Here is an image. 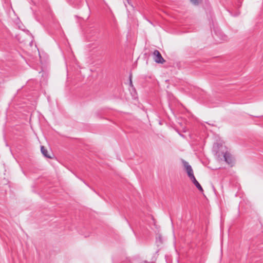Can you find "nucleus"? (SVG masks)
<instances>
[{"label":"nucleus","mask_w":263,"mask_h":263,"mask_svg":"<svg viewBox=\"0 0 263 263\" xmlns=\"http://www.w3.org/2000/svg\"><path fill=\"white\" fill-rule=\"evenodd\" d=\"M194 184L195 185V186L201 192H203V190L201 186V185L200 184V183L198 182V181L196 179L195 176H194V177H191L190 178Z\"/></svg>","instance_id":"6"},{"label":"nucleus","mask_w":263,"mask_h":263,"mask_svg":"<svg viewBox=\"0 0 263 263\" xmlns=\"http://www.w3.org/2000/svg\"><path fill=\"white\" fill-rule=\"evenodd\" d=\"M158 239L160 240V241H161V237L160 236L158 237Z\"/></svg>","instance_id":"10"},{"label":"nucleus","mask_w":263,"mask_h":263,"mask_svg":"<svg viewBox=\"0 0 263 263\" xmlns=\"http://www.w3.org/2000/svg\"><path fill=\"white\" fill-rule=\"evenodd\" d=\"M190 2L194 5H198L200 0H190Z\"/></svg>","instance_id":"9"},{"label":"nucleus","mask_w":263,"mask_h":263,"mask_svg":"<svg viewBox=\"0 0 263 263\" xmlns=\"http://www.w3.org/2000/svg\"><path fill=\"white\" fill-rule=\"evenodd\" d=\"M179 135L181 136V137H183V135L181 134H179Z\"/></svg>","instance_id":"13"},{"label":"nucleus","mask_w":263,"mask_h":263,"mask_svg":"<svg viewBox=\"0 0 263 263\" xmlns=\"http://www.w3.org/2000/svg\"><path fill=\"white\" fill-rule=\"evenodd\" d=\"M153 57L154 61L157 63L163 64L165 62V60L162 57L160 52L157 50H154L153 52Z\"/></svg>","instance_id":"2"},{"label":"nucleus","mask_w":263,"mask_h":263,"mask_svg":"<svg viewBox=\"0 0 263 263\" xmlns=\"http://www.w3.org/2000/svg\"><path fill=\"white\" fill-rule=\"evenodd\" d=\"M223 149L222 145H220L219 147V145L217 144L216 145H214L213 146V152H215V154L217 156L218 158L220 159H222L221 157H222L224 159V160L229 164H232L233 163V159L232 157L227 151L226 152L222 151Z\"/></svg>","instance_id":"1"},{"label":"nucleus","mask_w":263,"mask_h":263,"mask_svg":"<svg viewBox=\"0 0 263 263\" xmlns=\"http://www.w3.org/2000/svg\"><path fill=\"white\" fill-rule=\"evenodd\" d=\"M182 163L187 174L188 177L190 178L191 177H194V175L192 166L189 164V163L187 161L183 160H182Z\"/></svg>","instance_id":"3"},{"label":"nucleus","mask_w":263,"mask_h":263,"mask_svg":"<svg viewBox=\"0 0 263 263\" xmlns=\"http://www.w3.org/2000/svg\"><path fill=\"white\" fill-rule=\"evenodd\" d=\"M214 33L216 36L219 39L220 41H225L227 40V36L223 34V33L219 29H216L214 28Z\"/></svg>","instance_id":"5"},{"label":"nucleus","mask_w":263,"mask_h":263,"mask_svg":"<svg viewBox=\"0 0 263 263\" xmlns=\"http://www.w3.org/2000/svg\"><path fill=\"white\" fill-rule=\"evenodd\" d=\"M126 1H127V2L128 4H130L129 0H126Z\"/></svg>","instance_id":"11"},{"label":"nucleus","mask_w":263,"mask_h":263,"mask_svg":"<svg viewBox=\"0 0 263 263\" xmlns=\"http://www.w3.org/2000/svg\"><path fill=\"white\" fill-rule=\"evenodd\" d=\"M67 3L74 8H79L83 3V0H66Z\"/></svg>","instance_id":"4"},{"label":"nucleus","mask_w":263,"mask_h":263,"mask_svg":"<svg viewBox=\"0 0 263 263\" xmlns=\"http://www.w3.org/2000/svg\"><path fill=\"white\" fill-rule=\"evenodd\" d=\"M41 152L45 157L48 158H51V156L48 154V151L44 147V146H41Z\"/></svg>","instance_id":"8"},{"label":"nucleus","mask_w":263,"mask_h":263,"mask_svg":"<svg viewBox=\"0 0 263 263\" xmlns=\"http://www.w3.org/2000/svg\"><path fill=\"white\" fill-rule=\"evenodd\" d=\"M86 33H87L86 38L89 40L92 41V40H95V37H94L92 40L91 39V37L92 36H95L97 34V31L94 30H90L87 31Z\"/></svg>","instance_id":"7"},{"label":"nucleus","mask_w":263,"mask_h":263,"mask_svg":"<svg viewBox=\"0 0 263 263\" xmlns=\"http://www.w3.org/2000/svg\"><path fill=\"white\" fill-rule=\"evenodd\" d=\"M130 84H132V80L131 79H130Z\"/></svg>","instance_id":"12"}]
</instances>
